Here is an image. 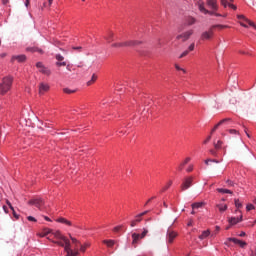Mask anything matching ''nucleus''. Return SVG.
<instances>
[{
	"label": "nucleus",
	"mask_w": 256,
	"mask_h": 256,
	"mask_svg": "<svg viewBox=\"0 0 256 256\" xmlns=\"http://www.w3.org/2000/svg\"><path fill=\"white\" fill-rule=\"evenodd\" d=\"M242 219H243V216H240V218L239 217H231L229 219V223H230V225H237V223H241Z\"/></svg>",
	"instance_id": "20"
},
{
	"label": "nucleus",
	"mask_w": 256,
	"mask_h": 256,
	"mask_svg": "<svg viewBox=\"0 0 256 256\" xmlns=\"http://www.w3.org/2000/svg\"><path fill=\"white\" fill-rule=\"evenodd\" d=\"M234 203L237 209H241V207H243V204H241V201H239V199H235Z\"/></svg>",
	"instance_id": "37"
},
{
	"label": "nucleus",
	"mask_w": 256,
	"mask_h": 256,
	"mask_svg": "<svg viewBox=\"0 0 256 256\" xmlns=\"http://www.w3.org/2000/svg\"><path fill=\"white\" fill-rule=\"evenodd\" d=\"M63 91H64V93H67L68 95H71V93H75L76 92V90H71L69 88H64Z\"/></svg>",
	"instance_id": "40"
},
{
	"label": "nucleus",
	"mask_w": 256,
	"mask_h": 256,
	"mask_svg": "<svg viewBox=\"0 0 256 256\" xmlns=\"http://www.w3.org/2000/svg\"><path fill=\"white\" fill-rule=\"evenodd\" d=\"M55 58L58 62L56 65H67V63H69V61L65 60V57L61 54H56Z\"/></svg>",
	"instance_id": "13"
},
{
	"label": "nucleus",
	"mask_w": 256,
	"mask_h": 256,
	"mask_svg": "<svg viewBox=\"0 0 256 256\" xmlns=\"http://www.w3.org/2000/svg\"><path fill=\"white\" fill-rule=\"evenodd\" d=\"M217 191L218 193H228L229 195H233V191L229 189L218 188Z\"/></svg>",
	"instance_id": "31"
},
{
	"label": "nucleus",
	"mask_w": 256,
	"mask_h": 256,
	"mask_svg": "<svg viewBox=\"0 0 256 256\" xmlns=\"http://www.w3.org/2000/svg\"><path fill=\"white\" fill-rule=\"evenodd\" d=\"M228 241H231L232 243H234L235 245H239L240 247H245L247 246V242L245 241H241L237 238H228Z\"/></svg>",
	"instance_id": "15"
},
{
	"label": "nucleus",
	"mask_w": 256,
	"mask_h": 256,
	"mask_svg": "<svg viewBox=\"0 0 256 256\" xmlns=\"http://www.w3.org/2000/svg\"><path fill=\"white\" fill-rule=\"evenodd\" d=\"M13 85V77L6 76L2 79V83H0V95H7L9 91H11V87Z\"/></svg>",
	"instance_id": "3"
},
{
	"label": "nucleus",
	"mask_w": 256,
	"mask_h": 256,
	"mask_svg": "<svg viewBox=\"0 0 256 256\" xmlns=\"http://www.w3.org/2000/svg\"><path fill=\"white\" fill-rule=\"evenodd\" d=\"M95 81H97V75L93 74L91 77V80H89L87 82V86L90 87V85H93V83H95Z\"/></svg>",
	"instance_id": "30"
},
{
	"label": "nucleus",
	"mask_w": 256,
	"mask_h": 256,
	"mask_svg": "<svg viewBox=\"0 0 256 256\" xmlns=\"http://www.w3.org/2000/svg\"><path fill=\"white\" fill-rule=\"evenodd\" d=\"M186 171H187V173H191V171H193V165L188 166Z\"/></svg>",
	"instance_id": "55"
},
{
	"label": "nucleus",
	"mask_w": 256,
	"mask_h": 256,
	"mask_svg": "<svg viewBox=\"0 0 256 256\" xmlns=\"http://www.w3.org/2000/svg\"><path fill=\"white\" fill-rule=\"evenodd\" d=\"M140 239H142L141 234L132 233V245L134 246V248H137Z\"/></svg>",
	"instance_id": "12"
},
{
	"label": "nucleus",
	"mask_w": 256,
	"mask_h": 256,
	"mask_svg": "<svg viewBox=\"0 0 256 256\" xmlns=\"http://www.w3.org/2000/svg\"><path fill=\"white\" fill-rule=\"evenodd\" d=\"M53 5V0H48V6L51 7Z\"/></svg>",
	"instance_id": "60"
},
{
	"label": "nucleus",
	"mask_w": 256,
	"mask_h": 256,
	"mask_svg": "<svg viewBox=\"0 0 256 256\" xmlns=\"http://www.w3.org/2000/svg\"><path fill=\"white\" fill-rule=\"evenodd\" d=\"M206 5L211 9L207 10L205 8V4L200 3L198 5V9L201 13H204V15H214L215 17H223L220 13H217L219 11V5L217 4V0H206Z\"/></svg>",
	"instance_id": "2"
},
{
	"label": "nucleus",
	"mask_w": 256,
	"mask_h": 256,
	"mask_svg": "<svg viewBox=\"0 0 256 256\" xmlns=\"http://www.w3.org/2000/svg\"><path fill=\"white\" fill-rule=\"evenodd\" d=\"M240 25H241V27H245V28L248 27L247 24H245V23H243V22H240Z\"/></svg>",
	"instance_id": "61"
},
{
	"label": "nucleus",
	"mask_w": 256,
	"mask_h": 256,
	"mask_svg": "<svg viewBox=\"0 0 256 256\" xmlns=\"http://www.w3.org/2000/svg\"><path fill=\"white\" fill-rule=\"evenodd\" d=\"M50 87L49 84L47 83H40L39 84V95H45V93H47V91H49Z\"/></svg>",
	"instance_id": "11"
},
{
	"label": "nucleus",
	"mask_w": 256,
	"mask_h": 256,
	"mask_svg": "<svg viewBox=\"0 0 256 256\" xmlns=\"http://www.w3.org/2000/svg\"><path fill=\"white\" fill-rule=\"evenodd\" d=\"M177 238V232L168 229L167 234H166V239L168 243H173V241H175V239Z\"/></svg>",
	"instance_id": "9"
},
{
	"label": "nucleus",
	"mask_w": 256,
	"mask_h": 256,
	"mask_svg": "<svg viewBox=\"0 0 256 256\" xmlns=\"http://www.w3.org/2000/svg\"><path fill=\"white\" fill-rule=\"evenodd\" d=\"M3 210L5 213H9V208H7V206H3Z\"/></svg>",
	"instance_id": "58"
},
{
	"label": "nucleus",
	"mask_w": 256,
	"mask_h": 256,
	"mask_svg": "<svg viewBox=\"0 0 256 256\" xmlns=\"http://www.w3.org/2000/svg\"><path fill=\"white\" fill-rule=\"evenodd\" d=\"M228 241H231L232 243H234L235 245H239L240 247H245L247 246V242L245 241H241L237 238H228Z\"/></svg>",
	"instance_id": "16"
},
{
	"label": "nucleus",
	"mask_w": 256,
	"mask_h": 256,
	"mask_svg": "<svg viewBox=\"0 0 256 256\" xmlns=\"http://www.w3.org/2000/svg\"><path fill=\"white\" fill-rule=\"evenodd\" d=\"M73 51H78L79 53H81L83 51V47L81 46H77V47H72Z\"/></svg>",
	"instance_id": "43"
},
{
	"label": "nucleus",
	"mask_w": 256,
	"mask_h": 256,
	"mask_svg": "<svg viewBox=\"0 0 256 256\" xmlns=\"http://www.w3.org/2000/svg\"><path fill=\"white\" fill-rule=\"evenodd\" d=\"M113 37H115V34L111 31H109L107 33V35L105 36V39L108 43H111L113 41Z\"/></svg>",
	"instance_id": "23"
},
{
	"label": "nucleus",
	"mask_w": 256,
	"mask_h": 256,
	"mask_svg": "<svg viewBox=\"0 0 256 256\" xmlns=\"http://www.w3.org/2000/svg\"><path fill=\"white\" fill-rule=\"evenodd\" d=\"M6 204H7L8 207L11 209V211H13V209H15V208L13 207V205L10 203L9 200H6Z\"/></svg>",
	"instance_id": "51"
},
{
	"label": "nucleus",
	"mask_w": 256,
	"mask_h": 256,
	"mask_svg": "<svg viewBox=\"0 0 256 256\" xmlns=\"http://www.w3.org/2000/svg\"><path fill=\"white\" fill-rule=\"evenodd\" d=\"M141 221H143V219L141 217H137L136 216V219L132 220L130 222V226L131 227H136L137 226V223H141Z\"/></svg>",
	"instance_id": "24"
},
{
	"label": "nucleus",
	"mask_w": 256,
	"mask_h": 256,
	"mask_svg": "<svg viewBox=\"0 0 256 256\" xmlns=\"http://www.w3.org/2000/svg\"><path fill=\"white\" fill-rule=\"evenodd\" d=\"M57 222L58 223H63L64 225H68L69 227H71V221H69V220H67V219H65V218H59L58 220H57Z\"/></svg>",
	"instance_id": "25"
},
{
	"label": "nucleus",
	"mask_w": 256,
	"mask_h": 256,
	"mask_svg": "<svg viewBox=\"0 0 256 256\" xmlns=\"http://www.w3.org/2000/svg\"><path fill=\"white\" fill-rule=\"evenodd\" d=\"M122 227L123 226H116V227H114L113 232L114 233H119V231H121Z\"/></svg>",
	"instance_id": "47"
},
{
	"label": "nucleus",
	"mask_w": 256,
	"mask_h": 256,
	"mask_svg": "<svg viewBox=\"0 0 256 256\" xmlns=\"http://www.w3.org/2000/svg\"><path fill=\"white\" fill-rule=\"evenodd\" d=\"M213 37V28L211 27L208 32H203L201 39H211Z\"/></svg>",
	"instance_id": "19"
},
{
	"label": "nucleus",
	"mask_w": 256,
	"mask_h": 256,
	"mask_svg": "<svg viewBox=\"0 0 256 256\" xmlns=\"http://www.w3.org/2000/svg\"><path fill=\"white\" fill-rule=\"evenodd\" d=\"M235 0H220L221 5L224 6L225 9L229 7L230 9H233L234 11H237V6H235L234 3Z\"/></svg>",
	"instance_id": "8"
},
{
	"label": "nucleus",
	"mask_w": 256,
	"mask_h": 256,
	"mask_svg": "<svg viewBox=\"0 0 256 256\" xmlns=\"http://www.w3.org/2000/svg\"><path fill=\"white\" fill-rule=\"evenodd\" d=\"M194 179H195V177H193V176L185 177L180 186L181 191H187V189H190V187H193Z\"/></svg>",
	"instance_id": "5"
},
{
	"label": "nucleus",
	"mask_w": 256,
	"mask_h": 256,
	"mask_svg": "<svg viewBox=\"0 0 256 256\" xmlns=\"http://www.w3.org/2000/svg\"><path fill=\"white\" fill-rule=\"evenodd\" d=\"M222 146H223V141L218 140L217 143L214 142L215 149H221Z\"/></svg>",
	"instance_id": "33"
},
{
	"label": "nucleus",
	"mask_w": 256,
	"mask_h": 256,
	"mask_svg": "<svg viewBox=\"0 0 256 256\" xmlns=\"http://www.w3.org/2000/svg\"><path fill=\"white\" fill-rule=\"evenodd\" d=\"M27 51H31L32 53H35V51H39V53H42V51L38 48H27Z\"/></svg>",
	"instance_id": "44"
},
{
	"label": "nucleus",
	"mask_w": 256,
	"mask_h": 256,
	"mask_svg": "<svg viewBox=\"0 0 256 256\" xmlns=\"http://www.w3.org/2000/svg\"><path fill=\"white\" fill-rule=\"evenodd\" d=\"M226 183L228 185V187H233L235 185V182L231 181V180H226Z\"/></svg>",
	"instance_id": "48"
},
{
	"label": "nucleus",
	"mask_w": 256,
	"mask_h": 256,
	"mask_svg": "<svg viewBox=\"0 0 256 256\" xmlns=\"http://www.w3.org/2000/svg\"><path fill=\"white\" fill-rule=\"evenodd\" d=\"M45 221H51V219L47 216H44Z\"/></svg>",
	"instance_id": "64"
},
{
	"label": "nucleus",
	"mask_w": 256,
	"mask_h": 256,
	"mask_svg": "<svg viewBox=\"0 0 256 256\" xmlns=\"http://www.w3.org/2000/svg\"><path fill=\"white\" fill-rule=\"evenodd\" d=\"M195 49V43H192L189 48H188V52L189 51H193Z\"/></svg>",
	"instance_id": "53"
},
{
	"label": "nucleus",
	"mask_w": 256,
	"mask_h": 256,
	"mask_svg": "<svg viewBox=\"0 0 256 256\" xmlns=\"http://www.w3.org/2000/svg\"><path fill=\"white\" fill-rule=\"evenodd\" d=\"M147 213H149V210H146V211H144V212L138 214L137 217H140V218H141V217H145V215H147Z\"/></svg>",
	"instance_id": "49"
},
{
	"label": "nucleus",
	"mask_w": 256,
	"mask_h": 256,
	"mask_svg": "<svg viewBox=\"0 0 256 256\" xmlns=\"http://www.w3.org/2000/svg\"><path fill=\"white\" fill-rule=\"evenodd\" d=\"M69 237H70L72 243L75 245L74 250H72V251H78L79 252L77 247H79V246L81 247V242L79 240H77V238L71 236V234H69Z\"/></svg>",
	"instance_id": "18"
},
{
	"label": "nucleus",
	"mask_w": 256,
	"mask_h": 256,
	"mask_svg": "<svg viewBox=\"0 0 256 256\" xmlns=\"http://www.w3.org/2000/svg\"><path fill=\"white\" fill-rule=\"evenodd\" d=\"M39 73H42V75H51V69L45 65H37L36 66Z\"/></svg>",
	"instance_id": "10"
},
{
	"label": "nucleus",
	"mask_w": 256,
	"mask_h": 256,
	"mask_svg": "<svg viewBox=\"0 0 256 256\" xmlns=\"http://www.w3.org/2000/svg\"><path fill=\"white\" fill-rule=\"evenodd\" d=\"M209 162H211V159L205 160V164H206V165H209Z\"/></svg>",
	"instance_id": "63"
},
{
	"label": "nucleus",
	"mask_w": 256,
	"mask_h": 256,
	"mask_svg": "<svg viewBox=\"0 0 256 256\" xmlns=\"http://www.w3.org/2000/svg\"><path fill=\"white\" fill-rule=\"evenodd\" d=\"M246 209H247V211H253V209H255V206H253V204H248L246 206Z\"/></svg>",
	"instance_id": "46"
},
{
	"label": "nucleus",
	"mask_w": 256,
	"mask_h": 256,
	"mask_svg": "<svg viewBox=\"0 0 256 256\" xmlns=\"http://www.w3.org/2000/svg\"><path fill=\"white\" fill-rule=\"evenodd\" d=\"M172 185H173V181L170 180V181L167 183V185L162 188V192H163V191H167V189H169V187H171Z\"/></svg>",
	"instance_id": "39"
},
{
	"label": "nucleus",
	"mask_w": 256,
	"mask_h": 256,
	"mask_svg": "<svg viewBox=\"0 0 256 256\" xmlns=\"http://www.w3.org/2000/svg\"><path fill=\"white\" fill-rule=\"evenodd\" d=\"M104 245H107V247H113L115 245V240H103Z\"/></svg>",
	"instance_id": "29"
},
{
	"label": "nucleus",
	"mask_w": 256,
	"mask_h": 256,
	"mask_svg": "<svg viewBox=\"0 0 256 256\" xmlns=\"http://www.w3.org/2000/svg\"><path fill=\"white\" fill-rule=\"evenodd\" d=\"M52 235L57 239V241L52 240V243L55 245H59V247H63L66 253V256H77L79 255L78 251H73L71 249V241L61 234V231L52 232Z\"/></svg>",
	"instance_id": "1"
},
{
	"label": "nucleus",
	"mask_w": 256,
	"mask_h": 256,
	"mask_svg": "<svg viewBox=\"0 0 256 256\" xmlns=\"http://www.w3.org/2000/svg\"><path fill=\"white\" fill-rule=\"evenodd\" d=\"M203 205H205V203L203 202H196L192 204V209H201V207H203Z\"/></svg>",
	"instance_id": "27"
},
{
	"label": "nucleus",
	"mask_w": 256,
	"mask_h": 256,
	"mask_svg": "<svg viewBox=\"0 0 256 256\" xmlns=\"http://www.w3.org/2000/svg\"><path fill=\"white\" fill-rule=\"evenodd\" d=\"M137 45H141V41L137 40H128L125 42H118L112 44V47L121 48V47H137Z\"/></svg>",
	"instance_id": "4"
},
{
	"label": "nucleus",
	"mask_w": 256,
	"mask_h": 256,
	"mask_svg": "<svg viewBox=\"0 0 256 256\" xmlns=\"http://www.w3.org/2000/svg\"><path fill=\"white\" fill-rule=\"evenodd\" d=\"M27 220L28 221H32L33 223H37V219L35 217H33V216H28Z\"/></svg>",
	"instance_id": "45"
},
{
	"label": "nucleus",
	"mask_w": 256,
	"mask_h": 256,
	"mask_svg": "<svg viewBox=\"0 0 256 256\" xmlns=\"http://www.w3.org/2000/svg\"><path fill=\"white\" fill-rule=\"evenodd\" d=\"M189 161H191V158L187 157L183 162H181L177 168L178 171H183V168L187 165V163H189Z\"/></svg>",
	"instance_id": "21"
},
{
	"label": "nucleus",
	"mask_w": 256,
	"mask_h": 256,
	"mask_svg": "<svg viewBox=\"0 0 256 256\" xmlns=\"http://www.w3.org/2000/svg\"><path fill=\"white\" fill-rule=\"evenodd\" d=\"M195 33L193 29H189L179 35L176 36L177 41H182V43H185V41H189L191 39V36Z\"/></svg>",
	"instance_id": "6"
},
{
	"label": "nucleus",
	"mask_w": 256,
	"mask_h": 256,
	"mask_svg": "<svg viewBox=\"0 0 256 256\" xmlns=\"http://www.w3.org/2000/svg\"><path fill=\"white\" fill-rule=\"evenodd\" d=\"M49 233H51V229L44 228L43 231L39 235H40V237H47V235H49Z\"/></svg>",
	"instance_id": "26"
},
{
	"label": "nucleus",
	"mask_w": 256,
	"mask_h": 256,
	"mask_svg": "<svg viewBox=\"0 0 256 256\" xmlns=\"http://www.w3.org/2000/svg\"><path fill=\"white\" fill-rule=\"evenodd\" d=\"M216 207L219 209L220 213L227 211V205L218 204Z\"/></svg>",
	"instance_id": "32"
},
{
	"label": "nucleus",
	"mask_w": 256,
	"mask_h": 256,
	"mask_svg": "<svg viewBox=\"0 0 256 256\" xmlns=\"http://www.w3.org/2000/svg\"><path fill=\"white\" fill-rule=\"evenodd\" d=\"M227 27H229V26L217 24V25L212 26V29H217V28L218 29H227Z\"/></svg>",
	"instance_id": "36"
},
{
	"label": "nucleus",
	"mask_w": 256,
	"mask_h": 256,
	"mask_svg": "<svg viewBox=\"0 0 256 256\" xmlns=\"http://www.w3.org/2000/svg\"><path fill=\"white\" fill-rule=\"evenodd\" d=\"M176 70L180 71V73H187V70L185 68H182L181 65H176Z\"/></svg>",
	"instance_id": "38"
},
{
	"label": "nucleus",
	"mask_w": 256,
	"mask_h": 256,
	"mask_svg": "<svg viewBox=\"0 0 256 256\" xmlns=\"http://www.w3.org/2000/svg\"><path fill=\"white\" fill-rule=\"evenodd\" d=\"M147 233H149V230H147V228H144L143 232L140 234V239H145V237H147Z\"/></svg>",
	"instance_id": "35"
},
{
	"label": "nucleus",
	"mask_w": 256,
	"mask_h": 256,
	"mask_svg": "<svg viewBox=\"0 0 256 256\" xmlns=\"http://www.w3.org/2000/svg\"><path fill=\"white\" fill-rule=\"evenodd\" d=\"M245 235H247L245 232H241V233L239 234V237H245Z\"/></svg>",
	"instance_id": "59"
},
{
	"label": "nucleus",
	"mask_w": 256,
	"mask_h": 256,
	"mask_svg": "<svg viewBox=\"0 0 256 256\" xmlns=\"http://www.w3.org/2000/svg\"><path fill=\"white\" fill-rule=\"evenodd\" d=\"M67 69H68V71H71V69H73V66L68 65V66H67Z\"/></svg>",
	"instance_id": "62"
},
{
	"label": "nucleus",
	"mask_w": 256,
	"mask_h": 256,
	"mask_svg": "<svg viewBox=\"0 0 256 256\" xmlns=\"http://www.w3.org/2000/svg\"><path fill=\"white\" fill-rule=\"evenodd\" d=\"M27 56L25 55H18V56H13L11 59V63H15V61H17V63H23L24 61H26Z\"/></svg>",
	"instance_id": "14"
},
{
	"label": "nucleus",
	"mask_w": 256,
	"mask_h": 256,
	"mask_svg": "<svg viewBox=\"0 0 256 256\" xmlns=\"http://www.w3.org/2000/svg\"><path fill=\"white\" fill-rule=\"evenodd\" d=\"M211 232H209V230L203 231L202 234L199 236V239L203 240V239H207V237H209Z\"/></svg>",
	"instance_id": "28"
},
{
	"label": "nucleus",
	"mask_w": 256,
	"mask_h": 256,
	"mask_svg": "<svg viewBox=\"0 0 256 256\" xmlns=\"http://www.w3.org/2000/svg\"><path fill=\"white\" fill-rule=\"evenodd\" d=\"M245 22L248 23V25H250V27H254V29H256V25L253 21H251L249 19H245Z\"/></svg>",
	"instance_id": "41"
},
{
	"label": "nucleus",
	"mask_w": 256,
	"mask_h": 256,
	"mask_svg": "<svg viewBox=\"0 0 256 256\" xmlns=\"http://www.w3.org/2000/svg\"><path fill=\"white\" fill-rule=\"evenodd\" d=\"M211 141V136H208L207 138H206V140H204V145H207V143H209Z\"/></svg>",
	"instance_id": "54"
},
{
	"label": "nucleus",
	"mask_w": 256,
	"mask_h": 256,
	"mask_svg": "<svg viewBox=\"0 0 256 256\" xmlns=\"http://www.w3.org/2000/svg\"><path fill=\"white\" fill-rule=\"evenodd\" d=\"M238 19H243L245 21V19H247L244 15H238L237 16Z\"/></svg>",
	"instance_id": "56"
},
{
	"label": "nucleus",
	"mask_w": 256,
	"mask_h": 256,
	"mask_svg": "<svg viewBox=\"0 0 256 256\" xmlns=\"http://www.w3.org/2000/svg\"><path fill=\"white\" fill-rule=\"evenodd\" d=\"M228 133H230L231 135H239V131H237L236 129H229Z\"/></svg>",
	"instance_id": "42"
},
{
	"label": "nucleus",
	"mask_w": 256,
	"mask_h": 256,
	"mask_svg": "<svg viewBox=\"0 0 256 256\" xmlns=\"http://www.w3.org/2000/svg\"><path fill=\"white\" fill-rule=\"evenodd\" d=\"M28 205H34L41 211L43 205H45V202L41 198H34V199H31L30 201H28Z\"/></svg>",
	"instance_id": "7"
},
{
	"label": "nucleus",
	"mask_w": 256,
	"mask_h": 256,
	"mask_svg": "<svg viewBox=\"0 0 256 256\" xmlns=\"http://www.w3.org/2000/svg\"><path fill=\"white\" fill-rule=\"evenodd\" d=\"M196 23H197V19L191 16L186 19V24L188 25V27H191V25H195Z\"/></svg>",
	"instance_id": "22"
},
{
	"label": "nucleus",
	"mask_w": 256,
	"mask_h": 256,
	"mask_svg": "<svg viewBox=\"0 0 256 256\" xmlns=\"http://www.w3.org/2000/svg\"><path fill=\"white\" fill-rule=\"evenodd\" d=\"M211 155L217 156V152L215 150H210Z\"/></svg>",
	"instance_id": "57"
},
{
	"label": "nucleus",
	"mask_w": 256,
	"mask_h": 256,
	"mask_svg": "<svg viewBox=\"0 0 256 256\" xmlns=\"http://www.w3.org/2000/svg\"><path fill=\"white\" fill-rule=\"evenodd\" d=\"M87 247H89V243H86L84 245L80 244V251L82 253H85V251H87Z\"/></svg>",
	"instance_id": "34"
},
{
	"label": "nucleus",
	"mask_w": 256,
	"mask_h": 256,
	"mask_svg": "<svg viewBox=\"0 0 256 256\" xmlns=\"http://www.w3.org/2000/svg\"><path fill=\"white\" fill-rule=\"evenodd\" d=\"M12 213H13V217H15V219H19V215L17 214V212H15V208H13Z\"/></svg>",
	"instance_id": "52"
},
{
	"label": "nucleus",
	"mask_w": 256,
	"mask_h": 256,
	"mask_svg": "<svg viewBox=\"0 0 256 256\" xmlns=\"http://www.w3.org/2000/svg\"><path fill=\"white\" fill-rule=\"evenodd\" d=\"M225 121H231V118H225L222 119L219 123H217L214 128L211 130V134L215 133L217 131V129H219V127H221V125H223L225 123Z\"/></svg>",
	"instance_id": "17"
},
{
	"label": "nucleus",
	"mask_w": 256,
	"mask_h": 256,
	"mask_svg": "<svg viewBox=\"0 0 256 256\" xmlns=\"http://www.w3.org/2000/svg\"><path fill=\"white\" fill-rule=\"evenodd\" d=\"M186 55H189V50H185V51L180 55V59H183V57H186Z\"/></svg>",
	"instance_id": "50"
}]
</instances>
